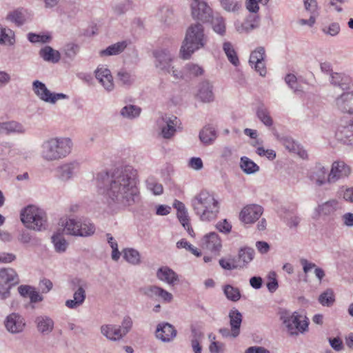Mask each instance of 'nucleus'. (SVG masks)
<instances>
[{"instance_id": "nucleus-1", "label": "nucleus", "mask_w": 353, "mask_h": 353, "mask_svg": "<svg viewBox=\"0 0 353 353\" xmlns=\"http://www.w3.org/2000/svg\"><path fill=\"white\" fill-rule=\"evenodd\" d=\"M96 181L99 192L110 205L127 208L138 203L141 199L137 171L131 165L99 172Z\"/></svg>"}, {"instance_id": "nucleus-2", "label": "nucleus", "mask_w": 353, "mask_h": 353, "mask_svg": "<svg viewBox=\"0 0 353 353\" xmlns=\"http://www.w3.org/2000/svg\"><path fill=\"white\" fill-rule=\"evenodd\" d=\"M191 206L199 219L205 222L216 219L220 210L219 201L206 190H201L192 199Z\"/></svg>"}, {"instance_id": "nucleus-3", "label": "nucleus", "mask_w": 353, "mask_h": 353, "mask_svg": "<svg viewBox=\"0 0 353 353\" xmlns=\"http://www.w3.org/2000/svg\"><path fill=\"white\" fill-rule=\"evenodd\" d=\"M208 42V37L204 33L201 23L192 24L186 30L185 39L180 49V57L189 59L196 51L204 48Z\"/></svg>"}, {"instance_id": "nucleus-4", "label": "nucleus", "mask_w": 353, "mask_h": 353, "mask_svg": "<svg viewBox=\"0 0 353 353\" xmlns=\"http://www.w3.org/2000/svg\"><path fill=\"white\" fill-rule=\"evenodd\" d=\"M72 142L68 137H55L49 139L41 145V155L48 161L63 159L68 156L72 150Z\"/></svg>"}, {"instance_id": "nucleus-5", "label": "nucleus", "mask_w": 353, "mask_h": 353, "mask_svg": "<svg viewBox=\"0 0 353 353\" xmlns=\"http://www.w3.org/2000/svg\"><path fill=\"white\" fill-rule=\"evenodd\" d=\"M280 320L290 336H297L308 331V318L298 312L283 310L280 312Z\"/></svg>"}, {"instance_id": "nucleus-6", "label": "nucleus", "mask_w": 353, "mask_h": 353, "mask_svg": "<svg viewBox=\"0 0 353 353\" xmlns=\"http://www.w3.org/2000/svg\"><path fill=\"white\" fill-rule=\"evenodd\" d=\"M21 221L29 229L41 231L47 226L46 212L34 205H28L20 213Z\"/></svg>"}, {"instance_id": "nucleus-7", "label": "nucleus", "mask_w": 353, "mask_h": 353, "mask_svg": "<svg viewBox=\"0 0 353 353\" xmlns=\"http://www.w3.org/2000/svg\"><path fill=\"white\" fill-rule=\"evenodd\" d=\"M64 230L69 234L87 237L94 234L96 228L94 224L88 219L78 221L74 219H70L66 221Z\"/></svg>"}, {"instance_id": "nucleus-8", "label": "nucleus", "mask_w": 353, "mask_h": 353, "mask_svg": "<svg viewBox=\"0 0 353 353\" xmlns=\"http://www.w3.org/2000/svg\"><path fill=\"white\" fill-rule=\"evenodd\" d=\"M19 283L17 272L11 268H0V297L4 300L10 297V289Z\"/></svg>"}, {"instance_id": "nucleus-9", "label": "nucleus", "mask_w": 353, "mask_h": 353, "mask_svg": "<svg viewBox=\"0 0 353 353\" xmlns=\"http://www.w3.org/2000/svg\"><path fill=\"white\" fill-rule=\"evenodd\" d=\"M72 283L73 285L72 290H74L73 299L65 301V305L69 309L75 310L81 306L86 299L85 288H87V283L80 279H73Z\"/></svg>"}, {"instance_id": "nucleus-10", "label": "nucleus", "mask_w": 353, "mask_h": 353, "mask_svg": "<svg viewBox=\"0 0 353 353\" xmlns=\"http://www.w3.org/2000/svg\"><path fill=\"white\" fill-rule=\"evenodd\" d=\"M152 54L155 68L164 74H170L174 58L170 50L168 48H159L153 50Z\"/></svg>"}, {"instance_id": "nucleus-11", "label": "nucleus", "mask_w": 353, "mask_h": 353, "mask_svg": "<svg viewBox=\"0 0 353 353\" xmlns=\"http://www.w3.org/2000/svg\"><path fill=\"white\" fill-rule=\"evenodd\" d=\"M191 10L192 17L203 23L209 22L213 14L212 8L207 3L201 0H192Z\"/></svg>"}, {"instance_id": "nucleus-12", "label": "nucleus", "mask_w": 353, "mask_h": 353, "mask_svg": "<svg viewBox=\"0 0 353 353\" xmlns=\"http://www.w3.org/2000/svg\"><path fill=\"white\" fill-rule=\"evenodd\" d=\"M140 291L143 295L151 299L162 301L165 303H170L173 299L171 293L156 285H148L141 288Z\"/></svg>"}, {"instance_id": "nucleus-13", "label": "nucleus", "mask_w": 353, "mask_h": 353, "mask_svg": "<svg viewBox=\"0 0 353 353\" xmlns=\"http://www.w3.org/2000/svg\"><path fill=\"white\" fill-rule=\"evenodd\" d=\"M4 325L10 333L16 334L22 333L24 331L26 322L23 316L13 312L6 316Z\"/></svg>"}, {"instance_id": "nucleus-14", "label": "nucleus", "mask_w": 353, "mask_h": 353, "mask_svg": "<svg viewBox=\"0 0 353 353\" xmlns=\"http://www.w3.org/2000/svg\"><path fill=\"white\" fill-rule=\"evenodd\" d=\"M351 173V168L343 161L332 163L329 172V181L334 183L341 179L347 178Z\"/></svg>"}, {"instance_id": "nucleus-15", "label": "nucleus", "mask_w": 353, "mask_h": 353, "mask_svg": "<svg viewBox=\"0 0 353 353\" xmlns=\"http://www.w3.org/2000/svg\"><path fill=\"white\" fill-rule=\"evenodd\" d=\"M265 57V51L263 47H258L251 52L249 59V63L255 71L259 73L261 77L266 74L267 70L264 62Z\"/></svg>"}, {"instance_id": "nucleus-16", "label": "nucleus", "mask_w": 353, "mask_h": 353, "mask_svg": "<svg viewBox=\"0 0 353 353\" xmlns=\"http://www.w3.org/2000/svg\"><path fill=\"white\" fill-rule=\"evenodd\" d=\"M80 165L77 161L63 163L56 169V176L62 181L72 179L79 171Z\"/></svg>"}, {"instance_id": "nucleus-17", "label": "nucleus", "mask_w": 353, "mask_h": 353, "mask_svg": "<svg viewBox=\"0 0 353 353\" xmlns=\"http://www.w3.org/2000/svg\"><path fill=\"white\" fill-rule=\"evenodd\" d=\"M263 212V209L259 205H248L241 210L239 218L245 224L253 223L261 217Z\"/></svg>"}, {"instance_id": "nucleus-18", "label": "nucleus", "mask_w": 353, "mask_h": 353, "mask_svg": "<svg viewBox=\"0 0 353 353\" xmlns=\"http://www.w3.org/2000/svg\"><path fill=\"white\" fill-rule=\"evenodd\" d=\"M260 17L258 14H250L243 21H236L235 29L239 33H248L259 27Z\"/></svg>"}, {"instance_id": "nucleus-19", "label": "nucleus", "mask_w": 353, "mask_h": 353, "mask_svg": "<svg viewBox=\"0 0 353 353\" xmlns=\"http://www.w3.org/2000/svg\"><path fill=\"white\" fill-rule=\"evenodd\" d=\"M310 180L317 186H323L327 183L330 184L329 181V172L327 169L321 163H317L311 170L309 174Z\"/></svg>"}, {"instance_id": "nucleus-20", "label": "nucleus", "mask_w": 353, "mask_h": 353, "mask_svg": "<svg viewBox=\"0 0 353 353\" xmlns=\"http://www.w3.org/2000/svg\"><path fill=\"white\" fill-rule=\"evenodd\" d=\"M176 330L169 323H161L157 325L156 337L162 342L172 341L176 336Z\"/></svg>"}, {"instance_id": "nucleus-21", "label": "nucleus", "mask_w": 353, "mask_h": 353, "mask_svg": "<svg viewBox=\"0 0 353 353\" xmlns=\"http://www.w3.org/2000/svg\"><path fill=\"white\" fill-rule=\"evenodd\" d=\"M329 81L332 85L344 91L348 90L353 85L352 78L345 72L332 73Z\"/></svg>"}, {"instance_id": "nucleus-22", "label": "nucleus", "mask_w": 353, "mask_h": 353, "mask_svg": "<svg viewBox=\"0 0 353 353\" xmlns=\"http://www.w3.org/2000/svg\"><path fill=\"white\" fill-rule=\"evenodd\" d=\"M336 106L343 113L353 114V94L352 91L344 92L335 99Z\"/></svg>"}, {"instance_id": "nucleus-23", "label": "nucleus", "mask_w": 353, "mask_h": 353, "mask_svg": "<svg viewBox=\"0 0 353 353\" xmlns=\"http://www.w3.org/2000/svg\"><path fill=\"white\" fill-rule=\"evenodd\" d=\"M201 243L203 248L215 253H218L222 247L221 240L219 234L214 232L205 234Z\"/></svg>"}, {"instance_id": "nucleus-24", "label": "nucleus", "mask_w": 353, "mask_h": 353, "mask_svg": "<svg viewBox=\"0 0 353 353\" xmlns=\"http://www.w3.org/2000/svg\"><path fill=\"white\" fill-rule=\"evenodd\" d=\"M336 139L346 145H353V119L346 125H340L336 132Z\"/></svg>"}, {"instance_id": "nucleus-25", "label": "nucleus", "mask_w": 353, "mask_h": 353, "mask_svg": "<svg viewBox=\"0 0 353 353\" xmlns=\"http://www.w3.org/2000/svg\"><path fill=\"white\" fill-rule=\"evenodd\" d=\"M196 98L203 103H210L214 99L213 85L209 81H203L198 85Z\"/></svg>"}, {"instance_id": "nucleus-26", "label": "nucleus", "mask_w": 353, "mask_h": 353, "mask_svg": "<svg viewBox=\"0 0 353 353\" xmlns=\"http://www.w3.org/2000/svg\"><path fill=\"white\" fill-rule=\"evenodd\" d=\"M95 77L105 90L111 91L114 88L113 78L110 70L104 65H99L95 70Z\"/></svg>"}, {"instance_id": "nucleus-27", "label": "nucleus", "mask_w": 353, "mask_h": 353, "mask_svg": "<svg viewBox=\"0 0 353 353\" xmlns=\"http://www.w3.org/2000/svg\"><path fill=\"white\" fill-rule=\"evenodd\" d=\"M26 132V128L17 121H10L0 123V135L21 134Z\"/></svg>"}, {"instance_id": "nucleus-28", "label": "nucleus", "mask_w": 353, "mask_h": 353, "mask_svg": "<svg viewBox=\"0 0 353 353\" xmlns=\"http://www.w3.org/2000/svg\"><path fill=\"white\" fill-rule=\"evenodd\" d=\"M34 322L38 332L43 335L49 334L54 329V321L48 316H39L36 317Z\"/></svg>"}, {"instance_id": "nucleus-29", "label": "nucleus", "mask_w": 353, "mask_h": 353, "mask_svg": "<svg viewBox=\"0 0 353 353\" xmlns=\"http://www.w3.org/2000/svg\"><path fill=\"white\" fill-rule=\"evenodd\" d=\"M32 90L41 101L51 103V100L53 99H52V92L48 89L45 83L35 80L32 83Z\"/></svg>"}, {"instance_id": "nucleus-30", "label": "nucleus", "mask_w": 353, "mask_h": 353, "mask_svg": "<svg viewBox=\"0 0 353 353\" xmlns=\"http://www.w3.org/2000/svg\"><path fill=\"white\" fill-rule=\"evenodd\" d=\"M283 146L290 152L297 154L302 159L307 158V152L292 138L284 137L281 139Z\"/></svg>"}, {"instance_id": "nucleus-31", "label": "nucleus", "mask_w": 353, "mask_h": 353, "mask_svg": "<svg viewBox=\"0 0 353 353\" xmlns=\"http://www.w3.org/2000/svg\"><path fill=\"white\" fill-rule=\"evenodd\" d=\"M157 277L159 280L172 285L179 281L177 274L168 266H163L159 268L157 272Z\"/></svg>"}, {"instance_id": "nucleus-32", "label": "nucleus", "mask_w": 353, "mask_h": 353, "mask_svg": "<svg viewBox=\"0 0 353 353\" xmlns=\"http://www.w3.org/2000/svg\"><path fill=\"white\" fill-rule=\"evenodd\" d=\"M39 54L45 61L52 63H57L61 59V53L50 46H46L41 48Z\"/></svg>"}, {"instance_id": "nucleus-33", "label": "nucleus", "mask_w": 353, "mask_h": 353, "mask_svg": "<svg viewBox=\"0 0 353 353\" xmlns=\"http://www.w3.org/2000/svg\"><path fill=\"white\" fill-rule=\"evenodd\" d=\"M230 319V328L232 330L234 334L241 333V325L243 321L242 314L236 308H232L229 312L228 315Z\"/></svg>"}, {"instance_id": "nucleus-34", "label": "nucleus", "mask_w": 353, "mask_h": 353, "mask_svg": "<svg viewBox=\"0 0 353 353\" xmlns=\"http://www.w3.org/2000/svg\"><path fill=\"white\" fill-rule=\"evenodd\" d=\"M101 332L111 341L119 340L123 337L121 329L115 325H103L101 327Z\"/></svg>"}, {"instance_id": "nucleus-35", "label": "nucleus", "mask_w": 353, "mask_h": 353, "mask_svg": "<svg viewBox=\"0 0 353 353\" xmlns=\"http://www.w3.org/2000/svg\"><path fill=\"white\" fill-rule=\"evenodd\" d=\"M128 43L125 41L117 42L108 46L100 52L101 56H113L121 54L127 48Z\"/></svg>"}, {"instance_id": "nucleus-36", "label": "nucleus", "mask_w": 353, "mask_h": 353, "mask_svg": "<svg viewBox=\"0 0 353 353\" xmlns=\"http://www.w3.org/2000/svg\"><path fill=\"white\" fill-rule=\"evenodd\" d=\"M210 21L212 23L213 30L221 36H223L226 32L225 19L220 14H216L215 16L212 15Z\"/></svg>"}, {"instance_id": "nucleus-37", "label": "nucleus", "mask_w": 353, "mask_h": 353, "mask_svg": "<svg viewBox=\"0 0 353 353\" xmlns=\"http://www.w3.org/2000/svg\"><path fill=\"white\" fill-rule=\"evenodd\" d=\"M255 251L252 248L245 246L239 250V260L243 262V266H247L254 257Z\"/></svg>"}, {"instance_id": "nucleus-38", "label": "nucleus", "mask_w": 353, "mask_h": 353, "mask_svg": "<svg viewBox=\"0 0 353 353\" xmlns=\"http://www.w3.org/2000/svg\"><path fill=\"white\" fill-rule=\"evenodd\" d=\"M216 137V133L215 130L210 125L205 126L199 132V139L205 145L212 143Z\"/></svg>"}, {"instance_id": "nucleus-39", "label": "nucleus", "mask_w": 353, "mask_h": 353, "mask_svg": "<svg viewBox=\"0 0 353 353\" xmlns=\"http://www.w3.org/2000/svg\"><path fill=\"white\" fill-rule=\"evenodd\" d=\"M51 239L56 252H64L66 250L68 243L65 239L63 233L59 232L54 233Z\"/></svg>"}, {"instance_id": "nucleus-40", "label": "nucleus", "mask_w": 353, "mask_h": 353, "mask_svg": "<svg viewBox=\"0 0 353 353\" xmlns=\"http://www.w3.org/2000/svg\"><path fill=\"white\" fill-rule=\"evenodd\" d=\"M339 202L336 199L329 200L321 205H319L316 211L319 214L330 215L334 213L337 209Z\"/></svg>"}, {"instance_id": "nucleus-41", "label": "nucleus", "mask_w": 353, "mask_h": 353, "mask_svg": "<svg viewBox=\"0 0 353 353\" xmlns=\"http://www.w3.org/2000/svg\"><path fill=\"white\" fill-rule=\"evenodd\" d=\"M240 167L247 174H254L260 169L256 163L247 157H242L241 158Z\"/></svg>"}, {"instance_id": "nucleus-42", "label": "nucleus", "mask_w": 353, "mask_h": 353, "mask_svg": "<svg viewBox=\"0 0 353 353\" xmlns=\"http://www.w3.org/2000/svg\"><path fill=\"white\" fill-rule=\"evenodd\" d=\"M0 43L13 46L15 43V35L13 30L0 25Z\"/></svg>"}, {"instance_id": "nucleus-43", "label": "nucleus", "mask_w": 353, "mask_h": 353, "mask_svg": "<svg viewBox=\"0 0 353 353\" xmlns=\"http://www.w3.org/2000/svg\"><path fill=\"white\" fill-rule=\"evenodd\" d=\"M19 241L24 244L30 246H39L41 244V240L37 236L32 235L30 232L26 230H23L19 236Z\"/></svg>"}, {"instance_id": "nucleus-44", "label": "nucleus", "mask_w": 353, "mask_h": 353, "mask_svg": "<svg viewBox=\"0 0 353 353\" xmlns=\"http://www.w3.org/2000/svg\"><path fill=\"white\" fill-rule=\"evenodd\" d=\"M223 290L226 298L231 301L236 302L240 300L241 297L240 290L232 285H225L223 288Z\"/></svg>"}, {"instance_id": "nucleus-45", "label": "nucleus", "mask_w": 353, "mask_h": 353, "mask_svg": "<svg viewBox=\"0 0 353 353\" xmlns=\"http://www.w3.org/2000/svg\"><path fill=\"white\" fill-rule=\"evenodd\" d=\"M223 49L229 61L234 66L239 65V57L232 43L229 41L224 42L223 45Z\"/></svg>"}, {"instance_id": "nucleus-46", "label": "nucleus", "mask_w": 353, "mask_h": 353, "mask_svg": "<svg viewBox=\"0 0 353 353\" xmlns=\"http://www.w3.org/2000/svg\"><path fill=\"white\" fill-rule=\"evenodd\" d=\"M80 50L79 44L70 42L66 43L63 48V54L65 59L72 61L78 54Z\"/></svg>"}, {"instance_id": "nucleus-47", "label": "nucleus", "mask_w": 353, "mask_h": 353, "mask_svg": "<svg viewBox=\"0 0 353 353\" xmlns=\"http://www.w3.org/2000/svg\"><path fill=\"white\" fill-rule=\"evenodd\" d=\"M319 302L325 307H331L335 302V296L332 289L327 288L319 296Z\"/></svg>"}, {"instance_id": "nucleus-48", "label": "nucleus", "mask_w": 353, "mask_h": 353, "mask_svg": "<svg viewBox=\"0 0 353 353\" xmlns=\"http://www.w3.org/2000/svg\"><path fill=\"white\" fill-rule=\"evenodd\" d=\"M123 258L129 263L138 265L141 262V256L139 252L134 248H125L123 251Z\"/></svg>"}, {"instance_id": "nucleus-49", "label": "nucleus", "mask_w": 353, "mask_h": 353, "mask_svg": "<svg viewBox=\"0 0 353 353\" xmlns=\"http://www.w3.org/2000/svg\"><path fill=\"white\" fill-rule=\"evenodd\" d=\"M28 40L32 43H48L51 39L52 37L48 33L37 34L34 32H29L27 34Z\"/></svg>"}, {"instance_id": "nucleus-50", "label": "nucleus", "mask_w": 353, "mask_h": 353, "mask_svg": "<svg viewBox=\"0 0 353 353\" xmlns=\"http://www.w3.org/2000/svg\"><path fill=\"white\" fill-rule=\"evenodd\" d=\"M141 112V108L135 105H128L121 110V115L128 119H135L138 117Z\"/></svg>"}, {"instance_id": "nucleus-51", "label": "nucleus", "mask_w": 353, "mask_h": 353, "mask_svg": "<svg viewBox=\"0 0 353 353\" xmlns=\"http://www.w3.org/2000/svg\"><path fill=\"white\" fill-rule=\"evenodd\" d=\"M146 188L154 195H161L163 192V185L154 176H149L145 181Z\"/></svg>"}, {"instance_id": "nucleus-52", "label": "nucleus", "mask_w": 353, "mask_h": 353, "mask_svg": "<svg viewBox=\"0 0 353 353\" xmlns=\"http://www.w3.org/2000/svg\"><path fill=\"white\" fill-rule=\"evenodd\" d=\"M6 19L17 26H21L26 21L25 15L20 10L10 12L6 17Z\"/></svg>"}, {"instance_id": "nucleus-53", "label": "nucleus", "mask_w": 353, "mask_h": 353, "mask_svg": "<svg viewBox=\"0 0 353 353\" xmlns=\"http://www.w3.org/2000/svg\"><path fill=\"white\" fill-rule=\"evenodd\" d=\"M256 116L258 119L267 127H271L273 125V120L270 115L268 110L264 106H260L256 110Z\"/></svg>"}, {"instance_id": "nucleus-54", "label": "nucleus", "mask_w": 353, "mask_h": 353, "mask_svg": "<svg viewBox=\"0 0 353 353\" xmlns=\"http://www.w3.org/2000/svg\"><path fill=\"white\" fill-rule=\"evenodd\" d=\"M221 7L228 12H238L242 6L241 1L238 0H220Z\"/></svg>"}, {"instance_id": "nucleus-55", "label": "nucleus", "mask_w": 353, "mask_h": 353, "mask_svg": "<svg viewBox=\"0 0 353 353\" xmlns=\"http://www.w3.org/2000/svg\"><path fill=\"white\" fill-rule=\"evenodd\" d=\"M183 70L184 72L185 73V75H189L190 77H198L199 75L203 74L204 72L202 67L193 63H187L184 66Z\"/></svg>"}, {"instance_id": "nucleus-56", "label": "nucleus", "mask_w": 353, "mask_h": 353, "mask_svg": "<svg viewBox=\"0 0 353 353\" xmlns=\"http://www.w3.org/2000/svg\"><path fill=\"white\" fill-rule=\"evenodd\" d=\"M117 77L121 83L126 86L131 85L135 80L134 76L124 69H121L118 72Z\"/></svg>"}, {"instance_id": "nucleus-57", "label": "nucleus", "mask_w": 353, "mask_h": 353, "mask_svg": "<svg viewBox=\"0 0 353 353\" xmlns=\"http://www.w3.org/2000/svg\"><path fill=\"white\" fill-rule=\"evenodd\" d=\"M176 215L179 221L183 226V228L187 230L188 233L190 234L191 232H193V230L190 225V218L187 209L183 211L177 212Z\"/></svg>"}, {"instance_id": "nucleus-58", "label": "nucleus", "mask_w": 353, "mask_h": 353, "mask_svg": "<svg viewBox=\"0 0 353 353\" xmlns=\"http://www.w3.org/2000/svg\"><path fill=\"white\" fill-rule=\"evenodd\" d=\"M268 282L266 283L268 290L273 293L279 288L278 281L276 279V274L274 272H270L268 276Z\"/></svg>"}, {"instance_id": "nucleus-59", "label": "nucleus", "mask_w": 353, "mask_h": 353, "mask_svg": "<svg viewBox=\"0 0 353 353\" xmlns=\"http://www.w3.org/2000/svg\"><path fill=\"white\" fill-rule=\"evenodd\" d=\"M341 30V27L339 23L333 22L331 23L327 27L322 28V32L325 34H328L331 37H336L339 34Z\"/></svg>"}, {"instance_id": "nucleus-60", "label": "nucleus", "mask_w": 353, "mask_h": 353, "mask_svg": "<svg viewBox=\"0 0 353 353\" xmlns=\"http://www.w3.org/2000/svg\"><path fill=\"white\" fill-rule=\"evenodd\" d=\"M256 153L260 157H265L268 159L272 161L276 157V152L272 149H265L263 147H258Z\"/></svg>"}, {"instance_id": "nucleus-61", "label": "nucleus", "mask_w": 353, "mask_h": 353, "mask_svg": "<svg viewBox=\"0 0 353 353\" xmlns=\"http://www.w3.org/2000/svg\"><path fill=\"white\" fill-rule=\"evenodd\" d=\"M304 8L310 14L319 15V8L316 0H303Z\"/></svg>"}, {"instance_id": "nucleus-62", "label": "nucleus", "mask_w": 353, "mask_h": 353, "mask_svg": "<svg viewBox=\"0 0 353 353\" xmlns=\"http://www.w3.org/2000/svg\"><path fill=\"white\" fill-rule=\"evenodd\" d=\"M338 193L346 202L353 203V188H344L342 187Z\"/></svg>"}, {"instance_id": "nucleus-63", "label": "nucleus", "mask_w": 353, "mask_h": 353, "mask_svg": "<svg viewBox=\"0 0 353 353\" xmlns=\"http://www.w3.org/2000/svg\"><path fill=\"white\" fill-rule=\"evenodd\" d=\"M285 81L295 93L301 92V90H300L297 86V78L294 74H288L285 77Z\"/></svg>"}, {"instance_id": "nucleus-64", "label": "nucleus", "mask_w": 353, "mask_h": 353, "mask_svg": "<svg viewBox=\"0 0 353 353\" xmlns=\"http://www.w3.org/2000/svg\"><path fill=\"white\" fill-rule=\"evenodd\" d=\"M216 228L223 234H228L231 232L232 225L226 219L219 221L216 224Z\"/></svg>"}]
</instances>
